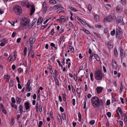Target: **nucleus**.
Returning <instances> with one entry per match:
<instances>
[{
    "instance_id": "1",
    "label": "nucleus",
    "mask_w": 127,
    "mask_h": 127,
    "mask_svg": "<svg viewBox=\"0 0 127 127\" xmlns=\"http://www.w3.org/2000/svg\"><path fill=\"white\" fill-rule=\"evenodd\" d=\"M13 12L18 15H20L22 13L21 7L19 6L16 5L14 6L13 10Z\"/></svg>"
},
{
    "instance_id": "2",
    "label": "nucleus",
    "mask_w": 127,
    "mask_h": 127,
    "mask_svg": "<svg viewBox=\"0 0 127 127\" xmlns=\"http://www.w3.org/2000/svg\"><path fill=\"white\" fill-rule=\"evenodd\" d=\"M95 79L97 80L102 79L103 77L102 72L99 69L95 71Z\"/></svg>"
},
{
    "instance_id": "3",
    "label": "nucleus",
    "mask_w": 127,
    "mask_h": 127,
    "mask_svg": "<svg viewBox=\"0 0 127 127\" xmlns=\"http://www.w3.org/2000/svg\"><path fill=\"white\" fill-rule=\"evenodd\" d=\"M105 101L101 99H99L96 96L93 97L91 99L92 103H103Z\"/></svg>"
},
{
    "instance_id": "4",
    "label": "nucleus",
    "mask_w": 127,
    "mask_h": 127,
    "mask_svg": "<svg viewBox=\"0 0 127 127\" xmlns=\"http://www.w3.org/2000/svg\"><path fill=\"white\" fill-rule=\"evenodd\" d=\"M115 15L112 14L109 15L108 17L105 18L103 20V21L104 22L106 21L108 22H110L112 20L115 18Z\"/></svg>"
},
{
    "instance_id": "5",
    "label": "nucleus",
    "mask_w": 127,
    "mask_h": 127,
    "mask_svg": "<svg viewBox=\"0 0 127 127\" xmlns=\"http://www.w3.org/2000/svg\"><path fill=\"white\" fill-rule=\"evenodd\" d=\"M123 32L118 29H117L116 32V36L117 38L118 37L120 39L122 38L123 36Z\"/></svg>"
},
{
    "instance_id": "6",
    "label": "nucleus",
    "mask_w": 127,
    "mask_h": 127,
    "mask_svg": "<svg viewBox=\"0 0 127 127\" xmlns=\"http://www.w3.org/2000/svg\"><path fill=\"white\" fill-rule=\"evenodd\" d=\"M112 65L113 68L114 69L116 70L117 69L118 65L116 62L113 59H112Z\"/></svg>"
},
{
    "instance_id": "7",
    "label": "nucleus",
    "mask_w": 127,
    "mask_h": 127,
    "mask_svg": "<svg viewBox=\"0 0 127 127\" xmlns=\"http://www.w3.org/2000/svg\"><path fill=\"white\" fill-rule=\"evenodd\" d=\"M42 7L43 12L44 13H45L47 8L46 5V3L45 1H44L43 2Z\"/></svg>"
},
{
    "instance_id": "8",
    "label": "nucleus",
    "mask_w": 127,
    "mask_h": 127,
    "mask_svg": "<svg viewBox=\"0 0 127 127\" xmlns=\"http://www.w3.org/2000/svg\"><path fill=\"white\" fill-rule=\"evenodd\" d=\"M21 4L23 5L26 6L27 8H29L30 5L28 1H24L21 2Z\"/></svg>"
},
{
    "instance_id": "9",
    "label": "nucleus",
    "mask_w": 127,
    "mask_h": 127,
    "mask_svg": "<svg viewBox=\"0 0 127 127\" xmlns=\"http://www.w3.org/2000/svg\"><path fill=\"white\" fill-rule=\"evenodd\" d=\"M121 57L122 59L124 58L125 55V52L124 50H123L122 48L120 49Z\"/></svg>"
},
{
    "instance_id": "10",
    "label": "nucleus",
    "mask_w": 127,
    "mask_h": 127,
    "mask_svg": "<svg viewBox=\"0 0 127 127\" xmlns=\"http://www.w3.org/2000/svg\"><path fill=\"white\" fill-rule=\"evenodd\" d=\"M32 8L31 10L30 15L32 16L34 13L35 10V7L34 5H32L31 6Z\"/></svg>"
},
{
    "instance_id": "11",
    "label": "nucleus",
    "mask_w": 127,
    "mask_h": 127,
    "mask_svg": "<svg viewBox=\"0 0 127 127\" xmlns=\"http://www.w3.org/2000/svg\"><path fill=\"white\" fill-rule=\"evenodd\" d=\"M103 90V88L102 87H98L96 88L97 93L99 94L102 92Z\"/></svg>"
},
{
    "instance_id": "12",
    "label": "nucleus",
    "mask_w": 127,
    "mask_h": 127,
    "mask_svg": "<svg viewBox=\"0 0 127 127\" xmlns=\"http://www.w3.org/2000/svg\"><path fill=\"white\" fill-rule=\"evenodd\" d=\"M35 40V38L32 37H30L29 39V43L30 44H34Z\"/></svg>"
},
{
    "instance_id": "13",
    "label": "nucleus",
    "mask_w": 127,
    "mask_h": 127,
    "mask_svg": "<svg viewBox=\"0 0 127 127\" xmlns=\"http://www.w3.org/2000/svg\"><path fill=\"white\" fill-rule=\"evenodd\" d=\"M21 22H23L25 23L28 24L29 23V21L28 19L26 17H24L23 18L22 21Z\"/></svg>"
},
{
    "instance_id": "14",
    "label": "nucleus",
    "mask_w": 127,
    "mask_h": 127,
    "mask_svg": "<svg viewBox=\"0 0 127 127\" xmlns=\"http://www.w3.org/2000/svg\"><path fill=\"white\" fill-rule=\"evenodd\" d=\"M30 104H25V106L26 110L30 111L31 107V105H30Z\"/></svg>"
},
{
    "instance_id": "15",
    "label": "nucleus",
    "mask_w": 127,
    "mask_h": 127,
    "mask_svg": "<svg viewBox=\"0 0 127 127\" xmlns=\"http://www.w3.org/2000/svg\"><path fill=\"white\" fill-rule=\"evenodd\" d=\"M54 79L55 81V84L58 86H59V82L58 80L57 79V78L55 76H53Z\"/></svg>"
},
{
    "instance_id": "16",
    "label": "nucleus",
    "mask_w": 127,
    "mask_h": 127,
    "mask_svg": "<svg viewBox=\"0 0 127 127\" xmlns=\"http://www.w3.org/2000/svg\"><path fill=\"white\" fill-rule=\"evenodd\" d=\"M42 20L43 18L42 17H40L38 19L37 22L38 25H39L42 23Z\"/></svg>"
},
{
    "instance_id": "17",
    "label": "nucleus",
    "mask_w": 127,
    "mask_h": 127,
    "mask_svg": "<svg viewBox=\"0 0 127 127\" xmlns=\"http://www.w3.org/2000/svg\"><path fill=\"white\" fill-rule=\"evenodd\" d=\"M4 78L5 79H6V82H7L9 81V78L10 76H9L8 75H4Z\"/></svg>"
},
{
    "instance_id": "18",
    "label": "nucleus",
    "mask_w": 127,
    "mask_h": 127,
    "mask_svg": "<svg viewBox=\"0 0 127 127\" xmlns=\"http://www.w3.org/2000/svg\"><path fill=\"white\" fill-rule=\"evenodd\" d=\"M116 21L118 23H121L122 22L123 19L121 17H119L116 19Z\"/></svg>"
},
{
    "instance_id": "19",
    "label": "nucleus",
    "mask_w": 127,
    "mask_h": 127,
    "mask_svg": "<svg viewBox=\"0 0 127 127\" xmlns=\"http://www.w3.org/2000/svg\"><path fill=\"white\" fill-rule=\"evenodd\" d=\"M20 23L21 25L20 28H21V27L23 28L27 26V24H26L25 23L23 22H21Z\"/></svg>"
},
{
    "instance_id": "20",
    "label": "nucleus",
    "mask_w": 127,
    "mask_h": 127,
    "mask_svg": "<svg viewBox=\"0 0 127 127\" xmlns=\"http://www.w3.org/2000/svg\"><path fill=\"white\" fill-rule=\"evenodd\" d=\"M92 105L95 107H98L100 105L102 106V104H92Z\"/></svg>"
},
{
    "instance_id": "21",
    "label": "nucleus",
    "mask_w": 127,
    "mask_h": 127,
    "mask_svg": "<svg viewBox=\"0 0 127 127\" xmlns=\"http://www.w3.org/2000/svg\"><path fill=\"white\" fill-rule=\"evenodd\" d=\"M95 20L96 21H98L99 20V18L98 15H96L94 17Z\"/></svg>"
},
{
    "instance_id": "22",
    "label": "nucleus",
    "mask_w": 127,
    "mask_h": 127,
    "mask_svg": "<svg viewBox=\"0 0 127 127\" xmlns=\"http://www.w3.org/2000/svg\"><path fill=\"white\" fill-rule=\"evenodd\" d=\"M31 83V80H29L27 84L26 87V90L27 91L28 90V89L29 88V87L30 86V85Z\"/></svg>"
},
{
    "instance_id": "23",
    "label": "nucleus",
    "mask_w": 127,
    "mask_h": 127,
    "mask_svg": "<svg viewBox=\"0 0 127 127\" xmlns=\"http://www.w3.org/2000/svg\"><path fill=\"white\" fill-rule=\"evenodd\" d=\"M16 99L17 103H20L21 101V98L17 97L16 98Z\"/></svg>"
},
{
    "instance_id": "24",
    "label": "nucleus",
    "mask_w": 127,
    "mask_h": 127,
    "mask_svg": "<svg viewBox=\"0 0 127 127\" xmlns=\"http://www.w3.org/2000/svg\"><path fill=\"white\" fill-rule=\"evenodd\" d=\"M19 113L21 114L23 112V106L22 105L20 106L19 108Z\"/></svg>"
},
{
    "instance_id": "25",
    "label": "nucleus",
    "mask_w": 127,
    "mask_h": 127,
    "mask_svg": "<svg viewBox=\"0 0 127 127\" xmlns=\"http://www.w3.org/2000/svg\"><path fill=\"white\" fill-rule=\"evenodd\" d=\"M94 57L96 59L97 61H99L100 60V59L98 55H97L94 54Z\"/></svg>"
},
{
    "instance_id": "26",
    "label": "nucleus",
    "mask_w": 127,
    "mask_h": 127,
    "mask_svg": "<svg viewBox=\"0 0 127 127\" xmlns=\"http://www.w3.org/2000/svg\"><path fill=\"white\" fill-rule=\"evenodd\" d=\"M78 121L81 122V115L79 112H78Z\"/></svg>"
},
{
    "instance_id": "27",
    "label": "nucleus",
    "mask_w": 127,
    "mask_h": 127,
    "mask_svg": "<svg viewBox=\"0 0 127 127\" xmlns=\"http://www.w3.org/2000/svg\"><path fill=\"white\" fill-rule=\"evenodd\" d=\"M50 3L52 4L53 5L57 3L56 1L55 0H51L49 1Z\"/></svg>"
},
{
    "instance_id": "28",
    "label": "nucleus",
    "mask_w": 127,
    "mask_h": 127,
    "mask_svg": "<svg viewBox=\"0 0 127 127\" xmlns=\"http://www.w3.org/2000/svg\"><path fill=\"white\" fill-rule=\"evenodd\" d=\"M60 7V5L58 4L55 5L53 7V8L55 9H58Z\"/></svg>"
},
{
    "instance_id": "29",
    "label": "nucleus",
    "mask_w": 127,
    "mask_h": 127,
    "mask_svg": "<svg viewBox=\"0 0 127 127\" xmlns=\"http://www.w3.org/2000/svg\"><path fill=\"white\" fill-rule=\"evenodd\" d=\"M107 45L108 47V48L110 49L112 48L113 47V46L112 45L111 43L110 42H108Z\"/></svg>"
},
{
    "instance_id": "30",
    "label": "nucleus",
    "mask_w": 127,
    "mask_h": 127,
    "mask_svg": "<svg viewBox=\"0 0 127 127\" xmlns=\"http://www.w3.org/2000/svg\"><path fill=\"white\" fill-rule=\"evenodd\" d=\"M50 45L51 46L54 48L55 49L57 50V47H55V45L54 43H50Z\"/></svg>"
},
{
    "instance_id": "31",
    "label": "nucleus",
    "mask_w": 127,
    "mask_h": 127,
    "mask_svg": "<svg viewBox=\"0 0 127 127\" xmlns=\"http://www.w3.org/2000/svg\"><path fill=\"white\" fill-rule=\"evenodd\" d=\"M11 124L12 126H13L14 125L15 122V120L14 119V118H13L12 117H11Z\"/></svg>"
},
{
    "instance_id": "32",
    "label": "nucleus",
    "mask_w": 127,
    "mask_h": 127,
    "mask_svg": "<svg viewBox=\"0 0 127 127\" xmlns=\"http://www.w3.org/2000/svg\"><path fill=\"white\" fill-rule=\"evenodd\" d=\"M27 47H25V48L24 51V55L25 56L26 55V53H27Z\"/></svg>"
},
{
    "instance_id": "33",
    "label": "nucleus",
    "mask_w": 127,
    "mask_h": 127,
    "mask_svg": "<svg viewBox=\"0 0 127 127\" xmlns=\"http://www.w3.org/2000/svg\"><path fill=\"white\" fill-rule=\"evenodd\" d=\"M14 82L13 80H11L9 84V85L11 87H12L13 86Z\"/></svg>"
},
{
    "instance_id": "34",
    "label": "nucleus",
    "mask_w": 127,
    "mask_h": 127,
    "mask_svg": "<svg viewBox=\"0 0 127 127\" xmlns=\"http://www.w3.org/2000/svg\"><path fill=\"white\" fill-rule=\"evenodd\" d=\"M81 88H77L76 90V91L77 94H80L81 91Z\"/></svg>"
},
{
    "instance_id": "35",
    "label": "nucleus",
    "mask_w": 127,
    "mask_h": 127,
    "mask_svg": "<svg viewBox=\"0 0 127 127\" xmlns=\"http://www.w3.org/2000/svg\"><path fill=\"white\" fill-rule=\"evenodd\" d=\"M37 21V19H35L33 20L32 24V26L36 23Z\"/></svg>"
},
{
    "instance_id": "36",
    "label": "nucleus",
    "mask_w": 127,
    "mask_h": 127,
    "mask_svg": "<svg viewBox=\"0 0 127 127\" xmlns=\"http://www.w3.org/2000/svg\"><path fill=\"white\" fill-rule=\"evenodd\" d=\"M92 8L91 5V4H89L88 5V10L89 11H90L91 10Z\"/></svg>"
},
{
    "instance_id": "37",
    "label": "nucleus",
    "mask_w": 127,
    "mask_h": 127,
    "mask_svg": "<svg viewBox=\"0 0 127 127\" xmlns=\"http://www.w3.org/2000/svg\"><path fill=\"white\" fill-rule=\"evenodd\" d=\"M123 87L122 84V83H121V87L120 88V92L121 93L123 91Z\"/></svg>"
},
{
    "instance_id": "38",
    "label": "nucleus",
    "mask_w": 127,
    "mask_h": 127,
    "mask_svg": "<svg viewBox=\"0 0 127 127\" xmlns=\"http://www.w3.org/2000/svg\"><path fill=\"white\" fill-rule=\"evenodd\" d=\"M69 8L70 10L74 12H76L77 11V10L76 9L73 7H70Z\"/></svg>"
},
{
    "instance_id": "39",
    "label": "nucleus",
    "mask_w": 127,
    "mask_h": 127,
    "mask_svg": "<svg viewBox=\"0 0 127 127\" xmlns=\"http://www.w3.org/2000/svg\"><path fill=\"white\" fill-rule=\"evenodd\" d=\"M69 47L70 49L72 52H73L74 51V49L73 47L70 45H69Z\"/></svg>"
},
{
    "instance_id": "40",
    "label": "nucleus",
    "mask_w": 127,
    "mask_h": 127,
    "mask_svg": "<svg viewBox=\"0 0 127 127\" xmlns=\"http://www.w3.org/2000/svg\"><path fill=\"white\" fill-rule=\"evenodd\" d=\"M94 56V55L92 53V54H90V56L89 57V60L91 62L92 61V57Z\"/></svg>"
},
{
    "instance_id": "41",
    "label": "nucleus",
    "mask_w": 127,
    "mask_h": 127,
    "mask_svg": "<svg viewBox=\"0 0 127 127\" xmlns=\"http://www.w3.org/2000/svg\"><path fill=\"white\" fill-rule=\"evenodd\" d=\"M95 36L97 38H100L101 36L100 35H99L97 33H94Z\"/></svg>"
},
{
    "instance_id": "42",
    "label": "nucleus",
    "mask_w": 127,
    "mask_h": 127,
    "mask_svg": "<svg viewBox=\"0 0 127 127\" xmlns=\"http://www.w3.org/2000/svg\"><path fill=\"white\" fill-rule=\"evenodd\" d=\"M11 106L12 107H14L16 109H17V106L16 105L14 104H11Z\"/></svg>"
},
{
    "instance_id": "43",
    "label": "nucleus",
    "mask_w": 127,
    "mask_h": 127,
    "mask_svg": "<svg viewBox=\"0 0 127 127\" xmlns=\"http://www.w3.org/2000/svg\"><path fill=\"white\" fill-rule=\"evenodd\" d=\"M126 2V0H121V3L123 5L125 4Z\"/></svg>"
},
{
    "instance_id": "44",
    "label": "nucleus",
    "mask_w": 127,
    "mask_h": 127,
    "mask_svg": "<svg viewBox=\"0 0 127 127\" xmlns=\"http://www.w3.org/2000/svg\"><path fill=\"white\" fill-rule=\"evenodd\" d=\"M48 26V24H46L44 26H42L41 27V29L42 30H43L45 28H46Z\"/></svg>"
},
{
    "instance_id": "45",
    "label": "nucleus",
    "mask_w": 127,
    "mask_h": 127,
    "mask_svg": "<svg viewBox=\"0 0 127 127\" xmlns=\"http://www.w3.org/2000/svg\"><path fill=\"white\" fill-rule=\"evenodd\" d=\"M31 55V56L32 58H33L34 57V53L33 51H32L30 53Z\"/></svg>"
},
{
    "instance_id": "46",
    "label": "nucleus",
    "mask_w": 127,
    "mask_h": 127,
    "mask_svg": "<svg viewBox=\"0 0 127 127\" xmlns=\"http://www.w3.org/2000/svg\"><path fill=\"white\" fill-rule=\"evenodd\" d=\"M95 122V121L94 120H92L90 121L89 123L90 124L92 125L94 124Z\"/></svg>"
},
{
    "instance_id": "47",
    "label": "nucleus",
    "mask_w": 127,
    "mask_h": 127,
    "mask_svg": "<svg viewBox=\"0 0 127 127\" xmlns=\"http://www.w3.org/2000/svg\"><path fill=\"white\" fill-rule=\"evenodd\" d=\"M2 42L4 43V44H5L7 43V40H5V39H4L2 40Z\"/></svg>"
},
{
    "instance_id": "48",
    "label": "nucleus",
    "mask_w": 127,
    "mask_h": 127,
    "mask_svg": "<svg viewBox=\"0 0 127 127\" xmlns=\"http://www.w3.org/2000/svg\"><path fill=\"white\" fill-rule=\"evenodd\" d=\"M83 30L87 34H89V31L85 29H83Z\"/></svg>"
},
{
    "instance_id": "49",
    "label": "nucleus",
    "mask_w": 127,
    "mask_h": 127,
    "mask_svg": "<svg viewBox=\"0 0 127 127\" xmlns=\"http://www.w3.org/2000/svg\"><path fill=\"white\" fill-rule=\"evenodd\" d=\"M18 71L19 73H21V72L23 71V70L21 68H18Z\"/></svg>"
},
{
    "instance_id": "50",
    "label": "nucleus",
    "mask_w": 127,
    "mask_h": 127,
    "mask_svg": "<svg viewBox=\"0 0 127 127\" xmlns=\"http://www.w3.org/2000/svg\"><path fill=\"white\" fill-rule=\"evenodd\" d=\"M115 30H113L112 31H111V34L112 35H114L115 34Z\"/></svg>"
},
{
    "instance_id": "51",
    "label": "nucleus",
    "mask_w": 127,
    "mask_h": 127,
    "mask_svg": "<svg viewBox=\"0 0 127 127\" xmlns=\"http://www.w3.org/2000/svg\"><path fill=\"white\" fill-rule=\"evenodd\" d=\"M11 101L13 103H15L16 101L14 97H13L12 98Z\"/></svg>"
},
{
    "instance_id": "52",
    "label": "nucleus",
    "mask_w": 127,
    "mask_h": 127,
    "mask_svg": "<svg viewBox=\"0 0 127 127\" xmlns=\"http://www.w3.org/2000/svg\"><path fill=\"white\" fill-rule=\"evenodd\" d=\"M0 109L1 108L2 109V110H4L5 109V108L3 105L2 104H1L0 105Z\"/></svg>"
},
{
    "instance_id": "53",
    "label": "nucleus",
    "mask_w": 127,
    "mask_h": 127,
    "mask_svg": "<svg viewBox=\"0 0 127 127\" xmlns=\"http://www.w3.org/2000/svg\"><path fill=\"white\" fill-rule=\"evenodd\" d=\"M54 32V29H53L51 31L50 33L51 35H53V33Z\"/></svg>"
},
{
    "instance_id": "54",
    "label": "nucleus",
    "mask_w": 127,
    "mask_h": 127,
    "mask_svg": "<svg viewBox=\"0 0 127 127\" xmlns=\"http://www.w3.org/2000/svg\"><path fill=\"white\" fill-rule=\"evenodd\" d=\"M64 31V29H63V28H61V30H60L59 31V32L60 33H61L62 32H63Z\"/></svg>"
},
{
    "instance_id": "55",
    "label": "nucleus",
    "mask_w": 127,
    "mask_h": 127,
    "mask_svg": "<svg viewBox=\"0 0 127 127\" xmlns=\"http://www.w3.org/2000/svg\"><path fill=\"white\" fill-rule=\"evenodd\" d=\"M107 115L109 117H111V113L110 112H108L106 113Z\"/></svg>"
},
{
    "instance_id": "56",
    "label": "nucleus",
    "mask_w": 127,
    "mask_h": 127,
    "mask_svg": "<svg viewBox=\"0 0 127 127\" xmlns=\"http://www.w3.org/2000/svg\"><path fill=\"white\" fill-rule=\"evenodd\" d=\"M62 118L64 120H65L66 119V116L65 114H63L62 115Z\"/></svg>"
},
{
    "instance_id": "57",
    "label": "nucleus",
    "mask_w": 127,
    "mask_h": 127,
    "mask_svg": "<svg viewBox=\"0 0 127 127\" xmlns=\"http://www.w3.org/2000/svg\"><path fill=\"white\" fill-rule=\"evenodd\" d=\"M64 39V36H61L60 38V42H61L63 40V39Z\"/></svg>"
},
{
    "instance_id": "58",
    "label": "nucleus",
    "mask_w": 127,
    "mask_h": 127,
    "mask_svg": "<svg viewBox=\"0 0 127 127\" xmlns=\"http://www.w3.org/2000/svg\"><path fill=\"white\" fill-rule=\"evenodd\" d=\"M39 111L41 112L42 111V107L41 105L40 104L39 106Z\"/></svg>"
},
{
    "instance_id": "59",
    "label": "nucleus",
    "mask_w": 127,
    "mask_h": 127,
    "mask_svg": "<svg viewBox=\"0 0 127 127\" xmlns=\"http://www.w3.org/2000/svg\"><path fill=\"white\" fill-rule=\"evenodd\" d=\"M57 61L59 65L61 66V67H63L62 65L61 64L59 60H57Z\"/></svg>"
},
{
    "instance_id": "60",
    "label": "nucleus",
    "mask_w": 127,
    "mask_h": 127,
    "mask_svg": "<svg viewBox=\"0 0 127 127\" xmlns=\"http://www.w3.org/2000/svg\"><path fill=\"white\" fill-rule=\"evenodd\" d=\"M124 120L125 121L127 122V117L125 114L124 115Z\"/></svg>"
},
{
    "instance_id": "61",
    "label": "nucleus",
    "mask_w": 127,
    "mask_h": 127,
    "mask_svg": "<svg viewBox=\"0 0 127 127\" xmlns=\"http://www.w3.org/2000/svg\"><path fill=\"white\" fill-rule=\"evenodd\" d=\"M16 68L15 65L14 64H13L12 66V68L13 70H14Z\"/></svg>"
},
{
    "instance_id": "62",
    "label": "nucleus",
    "mask_w": 127,
    "mask_h": 127,
    "mask_svg": "<svg viewBox=\"0 0 127 127\" xmlns=\"http://www.w3.org/2000/svg\"><path fill=\"white\" fill-rule=\"evenodd\" d=\"M68 25L71 27H73V25L72 24L71 22H69V23Z\"/></svg>"
},
{
    "instance_id": "63",
    "label": "nucleus",
    "mask_w": 127,
    "mask_h": 127,
    "mask_svg": "<svg viewBox=\"0 0 127 127\" xmlns=\"http://www.w3.org/2000/svg\"><path fill=\"white\" fill-rule=\"evenodd\" d=\"M114 54L116 56H117L118 55V52L116 49L115 50Z\"/></svg>"
},
{
    "instance_id": "64",
    "label": "nucleus",
    "mask_w": 127,
    "mask_h": 127,
    "mask_svg": "<svg viewBox=\"0 0 127 127\" xmlns=\"http://www.w3.org/2000/svg\"><path fill=\"white\" fill-rule=\"evenodd\" d=\"M60 109L61 112H63L64 111L63 108L61 106L60 107Z\"/></svg>"
}]
</instances>
